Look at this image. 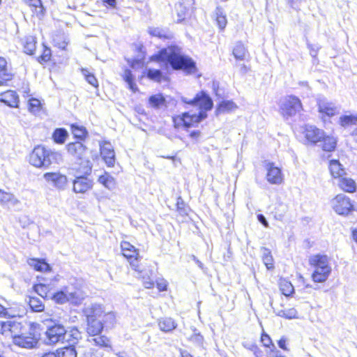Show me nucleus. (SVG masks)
<instances>
[{
  "instance_id": "f257e3e1",
  "label": "nucleus",
  "mask_w": 357,
  "mask_h": 357,
  "mask_svg": "<svg viewBox=\"0 0 357 357\" xmlns=\"http://www.w3.org/2000/svg\"><path fill=\"white\" fill-rule=\"evenodd\" d=\"M150 61L161 63V67L168 70H182L192 74L197 71L196 63L188 56L181 52V48L176 45L162 48L150 57Z\"/></svg>"
},
{
  "instance_id": "f03ea898",
  "label": "nucleus",
  "mask_w": 357,
  "mask_h": 357,
  "mask_svg": "<svg viewBox=\"0 0 357 357\" xmlns=\"http://www.w3.org/2000/svg\"><path fill=\"white\" fill-rule=\"evenodd\" d=\"M181 101L191 106H197L199 112L198 114H190L184 112L181 115L173 117V121L176 128H190L194 123H198L207 117L206 112L212 109L213 102L212 98L204 91L197 93L192 99L181 97Z\"/></svg>"
},
{
  "instance_id": "7ed1b4c3",
  "label": "nucleus",
  "mask_w": 357,
  "mask_h": 357,
  "mask_svg": "<svg viewBox=\"0 0 357 357\" xmlns=\"http://www.w3.org/2000/svg\"><path fill=\"white\" fill-rule=\"evenodd\" d=\"M61 160L60 153L42 145L34 147L29 156V163L37 168L47 169L52 164H59Z\"/></svg>"
},
{
  "instance_id": "20e7f679",
  "label": "nucleus",
  "mask_w": 357,
  "mask_h": 357,
  "mask_svg": "<svg viewBox=\"0 0 357 357\" xmlns=\"http://www.w3.org/2000/svg\"><path fill=\"white\" fill-rule=\"evenodd\" d=\"M309 264L313 268L312 280L316 283H324L332 272L330 258L326 255L317 254L310 257Z\"/></svg>"
},
{
  "instance_id": "39448f33",
  "label": "nucleus",
  "mask_w": 357,
  "mask_h": 357,
  "mask_svg": "<svg viewBox=\"0 0 357 357\" xmlns=\"http://www.w3.org/2000/svg\"><path fill=\"white\" fill-rule=\"evenodd\" d=\"M50 300L56 304L63 305L69 303L73 305H80L85 298L84 293L79 289H73L70 287H64L61 290H52Z\"/></svg>"
},
{
  "instance_id": "423d86ee",
  "label": "nucleus",
  "mask_w": 357,
  "mask_h": 357,
  "mask_svg": "<svg viewBox=\"0 0 357 357\" xmlns=\"http://www.w3.org/2000/svg\"><path fill=\"white\" fill-rule=\"evenodd\" d=\"M68 153L76 159L82 172L85 174H91L93 165L89 159V149L81 142H70L67 146Z\"/></svg>"
},
{
  "instance_id": "0eeeda50",
  "label": "nucleus",
  "mask_w": 357,
  "mask_h": 357,
  "mask_svg": "<svg viewBox=\"0 0 357 357\" xmlns=\"http://www.w3.org/2000/svg\"><path fill=\"white\" fill-rule=\"evenodd\" d=\"M66 335L65 327L58 322L50 321L47 326L45 342L47 344H55L63 342Z\"/></svg>"
},
{
  "instance_id": "6e6552de",
  "label": "nucleus",
  "mask_w": 357,
  "mask_h": 357,
  "mask_svg": "<svg viewBox=\"0 0 357 357\" xmlns=\"http://www.w3.org/2000/svg\"><path fill=\"white\" fill-rule=\"evenodd\" d=\"M121 248L123 255L128 260L133 270L141 271L139 266V255L138 250L128 241H122Z\"/></svg>"
},
{
  "instance_id": "1a4fd4ad",
  "label": "nucleus",
  "mask_w": 357,
  "mask_h": 357,
  "mask_svg": "<svg viewBox=\"0 0 357 357\" xmlns=\"http://www.w3.org/2000/svg\"><path fill=\"white\" fill-rule=\"evenodd\" d=\"M19 347L32 349L38 344V338L35 335V329L33 326H30L26 331H24L20 336L15 338L14 342Z\"/></svg>"
},
{
  "instance_id": "9d476101",
  "label": "nucleus",
  "mask_w": 357,
  "mask_h": 357,
  "mask_svg": "<svg viewBox=\"0 0 357 357\" xmlns=\"http://www.w3.org/2000/svg\"><path fill=\"white\" fill-rule=\"evenodd\" d=\"M280 109L284 116H292L302 109L301 101L295 96H288L283 100Z\"/></svg>"
},
{
  "instance_id": "9b49d317",
  "label": "nucleus",
  "mask_w": 357,
  "mask_h": 357,
  "mask_svg": "<svg viewBox=\"0 0 357 357\" xmlns=\"http://www.w3.org/2000/svg\"><path fill=\"white\" fill-rule=\"evenodd\" d=\"M82 175L76 176L73 181V190L75 193H85L88 190L92 189L93 186V181L92 179L88 178L91 174H85L81 170Z\"/></svg>"
},
{
  "instance_id": "f8f14e48",
  "label": "nucleus",
  "mask_w": 357,
  "mask_h": 357,
  "mask_svg": "<svg viewBox=\"0 0 357 357\" xmlns=\"http://www.w3.org/2000/svg\"><path fill=\"white\" fill-rule=\"evenodd\" d=\"M334 211L339 215H346L354 210L349 198L344 195H338L335 198Z\"/></svg>"
},
{
  "instance_id": "ddd939ff",
  "label": "nucleus",
  "mask_w": 357,
  "mask_h": 357,
  "mask_svg": "<svg viewBox=\"0 0 357 357\" xmlns=\"http://www.w3.org/2000/svg\"><path fill=\"white\" fill-rule=\"evenodd\" d=\"M43 178L47 183L59 190H64L67 185L66 176L59 172H47L44 174Z\"/></svg>"
},
{
  "instance_id": "4468645a",
  "label": "nucleus",
  "mask_w": 357,
  "mask_h": 357,
  "mask_svg": "<svg viewBox=\"0 0 357 357\" xmlns=\"http://www.w3.org/2000/svg\"><path fill=\"white\" fill-rule=\"evenodd\" d=\"M135 52H137L135 57L132 59H127L126 61L130 66L133 68H142L144 66V60L146 58V50L144 46L142 43L133 44Z\"/></svg>"
},
{
  "instance_id": "2eb2a0df",
  "label": "nucleus",
  "mask_w": 357,
  "mask_h": 357,
  "mask_svg": "<svg viewBox=\"0 0 357 357\" xmlns=\"http://www.w3.org/2000/svg\"><path fill=\"white\" fill-rule=\"evenodd\" d=\"M82 312L86 320L100 319L104 313V309L100 304L91 303L85 305Z\"/></svg>"
},
{
  "instance_id": "dca6fc26",
  "label": "nucleus",
  "mask_w": 357,
  "mask_h": 357,
  "mask_svg": "<svg viewBox=\"0 0 357 357\" xmlns=\"http://www.w3.org/2000/svg\"><path fill=\"white\" fill-rule=\"evenodd\" d=\"M266 179L271 184H280L282 182V174L281 169L275 167L274 163L268 162L266 165Z\"/></svg>"
},
{
  "instance_id": "f3484780",
  "label": "nucleus",
  "mask_w": 357,
  "mask_h": 357,
  "mask_svg": "<svg viewBox=\"0 0 357 357\" xmlns=\"http://www.w3.org/2000/svg\"><path fill=\"white\" fill-rule=\"evenodd\" d=\"M324 130L317 128L314 126H305V137L307 140L314 144H318L324 136Z\"/></svg>"
},
{
  "instance_id": "a211bd4d",
  "label": "nucleus",
  "mask_w": 357,
  "mask_h": 357,
  "mask_svg": "<svg viewBox=\"0 0 357 357\" xmlns=\"http://www.w3.org/2000/svg\"><path fill=\"white\" fill-rule=\"evenodd\" d=\"M0 102L10 107H17L19 96L15 91L8 90L0 93Z\"/></svg>"
},
{
  "instance_id": "6ab92c4d",
  "label": "nucleus",
  "mask_w": 357,
  "mask_h": 357,
  "mask_svg": "<svg viewBox=\"0 0 357 357\" xmlns=\"http://www.w3.org/2000/svg\"><path fill=\"white\" fill-rule=\"evenodd\" d=\"M100 154L108 167H113L115 163V153L109 143L100 146Z\"/></svg>"
},
{
  "instance_id": "aec40b11",
  "label": "nucleus",
  "mask_w": 357,
  "mask_h": 357,
  "mask_svg": "<svg viewBox=\"0 0 357 357\" xmlns=\"http://www.w3.org/2000/svg\"><path fill=\"white\" fill-rule=\"evenodd\" d=\"M318 108L320 113L329 117L334 116L337 112V109L334 104L328 102L325 98L318 100Z\"/></svg>"
},
{
  "instance_id": "412c9836",
  "label": "nucleus",
  "mask_w": 357,
  "mask_h": 357,
  "mask_svg": "<svg viewBox=\"0 0 357 357\" xmlns=\"http://www.w3.org/2000/svg\"><path fill=\"white\" fill-rule=\"evenodd\" d=\"M86 332L90 336H97L103 331V324L100 319L86 320Z\"/></svg>"
},
{
  "instance_id": "4be33fe9",
  "label": "nucleus",
  "mask_w": 357,
  "mask_h": 357,
  "mask_svg": "<svg viewBox=\"0 0 357 357\" xmlns=\"http://www.w3.org/2000/svg\"><path fill=\"white\" fill-rule=\"evenodd\" d=\"M317 145L321 146L324 151L331 152L336 148L337 139L333 136L326 135L324 132V136Z\"/></svg>"
},
{
  "instance_id": "5701e85b",
  "label": "nucleus",
  "mask_w": 357,
  "mask_h": 357,
  "mask_svg": "<svg viewBox=\"0 0 357 357\" xmlns=\"http://www.w3.org/2000/svg\"><path fill=\"white\" fill-rule=\"evenodd\" d=\"M33 325V324L25 323L22 324L20 322L11 321L10 337L13 338V342H14L16 337L20 336L24 331H26L29 327Z\"/></svg>"
},
{
  "instance_id": "b1692460",
  "label": "nucleus",
  "mask_w": 357,
  "mask_h": 357,
  "mask_svg": "<svg viewBox=\"0 0 357 357\" xmlns=\"http://www.w3.org/2000/svg\"><path fill=\"white\" fill-rule=\"evenodd\" d=\"M28 264L37 271L49 272L51 271L50 265L43 259L31 258L28 260Z\"/></svg>"
},
{
  "instance_id": "393cba45",
  "label": "nucleus",
  "mask_w": 357,
  "mask_h": 357,
  "mask_svg": "<svg viewBox=\"0 0 357 357\" xmlns=\"http://www.w3.org/2000/svg\"><path fill=\"white\" fill-rule=\"evenodd\" d=\"M82 339V333L76 327L71 328L69 331L66 330V335H65V340L70 345L74 346L78 343L79 340Z\"/></svg>"
},
{
  "instance_id": "a878e982",
  "label": "nucleus",
  "mask_w": 357,
  "mask_h": 357,
  "mask_svg": "<svg viewBox=\"0 0 357 357\" xmlns=\"http://www.w3.org/2000/svg\"><path fill=\"white\" fill-rule=\"evenodd\" d=\"M13 74L11 69L8 67L6 60L0 57V79L3 81H9L13 79Z\"/></svg>"
},
{
  "instance_id": "bb28decb",
  "label": "nucleus",
  "mask_w": 357,
  "mask_h": 357,
  "mask_svg": "<svg viewBox=\"0 0 357 357\" xmlns=\"http://www.w3.org/2000/svg\"><path fill=\"white\" fill-rule=\"evenodd\" d=\"M158 326L161 331L167 333L175 329L177 324L171 317H164L159 319Z\"/></svg>"
},
{
  "instance_id": "cd10ccee",
  "label": "nucleus",
  "mask_w": 357,
  "mask_h": 357,
  "mask_svg": "<svg viewBox=\"0 0 357 357\" xmlns=\"http://www.w3.org/2000/svg\"><path fill=\"white\" fill-rule=\"evenodd\" d=\"M166 99L162 93L152 95L149 98V104L154 109H160L166 107Z\"/></svg>"
},
{
  "instance_id": "c85d7f7f",
  "label": "nucleus",
  "mask_w": 357,
  "mask_h": 357,
  "mask_svg": "<svg viewBox=\"0 0 357 357\" xmlns=\"http://www.w3.org/2000/svg\"><path fill=\"white\" fill-rule=\"evenodd\" d=\"M70 128L74 137L80 141H84L88 136V131L83 126L73 123L70 125Z\"/></svg>"
},
{
  "instance_id": "c756f323",
  "label": "nucleus",
  "mask_w": 357,
  "mask_h": 357,
  "mask_svg": "<svg viewBox=\"0 0 357 357\" xmlns=\"http://www.w3.org/2000/svg\"><path fill=\"white\" fill-rule=\"evenodd\" d=\"M56 357H77V352L73 344L59 348L55 353Z\"/></svg>"
},
{
  "instance_id": "7c9ffc66",
  "label": "nucleus",
  "mask_w": 357,
  "mask_h": 357,
  "mask_svg": "<svg viewBox=\"0 0 357 357\" xmlns=\"http://www.w3.org/2000/svg\"><path fill=\"white\" fill-rule=\"evenodd\" d=\"M22 43L24 47V52L27 54L32 55L36 50V40L33 36H29L22 39Z\"/></svg>"
},
{
  "instance_id": "2f4dec72",
  "label": "nucleus",
  "mask_w": 357,
  "mask_h": 357,
  "mask_svg": "<svg viewBox=\"0 0 357 357\" xmlns=\"http://www.w3.org/2000/svg\"><path fill=\"white\" fill-rule=\"evenodd\" d=\"M98 181L109 190H114L116 187L114 178L107 172H105L104 174L100 176Z\"/></svg>"
},
{
  "instance_id": "473e14b6",
  "label": "nucleus",
  "mask_w": 357,
  "mask_h": 357,
  "mask_svg": "<svg viewBox=\"0 0 357 357\" xmlns=\"http://www.w3.org/2000/svg\"><path fill=\"white\" fill-rule=\"evenodd\" d=\"M33 289L44 299L50 300L49 294H52V289L50 288L49 284L39 283L33 286Z\"/></svg>"
},
{
  "instance_id": "72a5a7b5",
  "label": "nucleus",
  "mask_w": 357,
  "mask_h": 357,
  "mask_svg": "<svg viewBox=\"0 0 357 357\" xmlns=\"http://www.w3.org/2000/svg\"><path fill=\"white\" fill-rule=\"evenodd\" d=\"M100 320L102 321L104 328L111 329L116 324V315L113 312L103 313Z\"/></svg>"
},
{
  "instance_id": "f704fd0d",
  "label": "nucleus",
  "mask_w": 357,
  "mask_h": 357,
  "mask_svg": "<svg viewBox=\"0 0 357 357\" xmlns=\"http://www.w3.org/2000/svg\"><path fill=\"white\" fill-rule=\"evenodd\" d=\"M262 261L268 270L274 268V260L271 255V252L268 248H261Z\"/></svg>"
},
{
  "instance_id": "c9c22d12",
  "label": "nucleus",
  "mask_w": 357,
  "mask_h": 357,
  "mask_svg": "<svg viewBox=\"0 0 357 357\" xmlns=\"http://www.w3.org/2000/svg\"><path fill=\"white\" fill-rule=\"evenodd\" d=\"M68 136V131L63 128H56L52 134L54 141L59 144H63Z\"/></svg>"
},
{
  "instance_id": "e433bc0d",
  "label": "nucleus",
  "mask_w": 357,
  "mask_h": 357,
  "mask_svg": "<svg viewBox=\"0 0 357 357\" xmlns=\"http://www.w3.org/2000/svg\"><path fill=\"white\" fill-rule=\"evenodd\" d=\"M237 108V105L232 100H223L220 102L217 109V115L220 113L229 112Z\"/></svg>"
},
{
  "instance_id": "4c0bfd02",
  "label": "nucleus",
  "mask_w": 357,
  "mask_h": 357,
  "mask_svg": "<svg viewBox=\"0 0 357 357\" xmlns=\"http://www.w3.org/2000/svg\"><path fill=\"white\" fill-rule=\"evenodd\" d=\"M27 303L33 312H40L45 309L44 304L38 297L29 296Z\"/></svg>"
},
{
  "instance_id": "58836bf2",
  "label": "nucleus",
  "mask_w": 357,
  "mask_h": 357,
  "mask_svg": "<svg viewBox=\"0 0 357 357\" xmlns=\"http://www.w3.org/2000/svg\"><path fill=\"white\" fill-rule=\"evenodd\" d=\"M123 80L128 84V88L132 91L136 92L138 88L135 82V76L132 71L129 69H126L123 75Z\"/></svg>"
},
{
  "instance_id": "ea45409f",
  "label": "nucleus",
  "mask_w": 357,
  "mask_h": 357,
  "mask_svg": "<svg viewBox=\"0 0 357 357\" xmlns=\"http://www.w3.org/2000/svg\"><path fill=\"white\" fill-rule=\"evenodd\" d=\"M215 19L217 24L220 29H224L227 25V20L226 15L224 13L223 8L220 6H217L215 10Z\"/></svg>"
},
{
  "instance_id": "a19ab883",
  "label": "nucleus",
  "mask_w": 357,
  "mask_h": 357,
  "mask_svg": "<svg viewBox=\"0 0 357 357\" xmlns=\"http://www.w3.org/2000/svg\"><path fill=\"white\" fill-rule=\"evenodd\" d=\"M329 169L331 174L335 178L340 177L344 174V170L338 160H331Z\"/></svg>"
},
{
  "instance_id": "79ce46f5",
  "label": "nucleus",
  "mask_w": 357,
  "mask_h": 357,
  "mask_svg": "<svg viewBox=\"0 0 357 357\" xmlns=\"http://www.w3.org/2000/svg\"><path fill=\"white\" fill-rule=\"evenodd\" d=\"M247 54V50L241 42H237L233 49V55L237 60L243 61L245 59Z\"/></svg>"
},
{
  "instance_id": "37998d69",
  "label": "nucleus",
  "mask_w": 357,
  "mask_h": 357,
  "mask_svg": "<svg viewBox=\"0 0 357 357\" xmlns=\"http://www.w3.org/2000/svg\"><path fill=\"white\" fill-rule=\"evenodd\" d=\"M275 314L281 317L291 319L297 317V311L295 308H289L288 310H279L276 311L274 310Z\"/></svg>"
},
{
  "instance_id": "c03bdc74",
  "label": "nucleus",
  "mask_w": 357,
  "mask_h": 357,
  "mask_svg": "<svg viewBox=\"0 0 357 357\" xmlns=\"http://www.w3.org/2000/svg\"><path fill=\"white\" fill-rule=\"evenodd\" d=\"M357 123V115H342L340 117V124L342 127H347L349 125H355Z\"/></svg>"
},
{
  "instance_id": "a18cd8bd",
  "label": "nucleus",
  "mask_w": 357,
  "mask_h": 357,
  "mask_svg": "<svg viewBox=\"0 0 357 357\" xmlns=\"http://www.w3.org/2000/svg\"><path fill=\"white\" fill-rule=\"evenodd\" d=\"M146 77L153 81L160 82L162 78V73L160 70L149 68L146 73Z\"/></svg>"
},
{
  "instance_id": "49530a36",
  "label": "nucleus",
  "mask_w": 357,
  "mask_h": 357,
  "mask_svg": "<svg viewBox=\"0 0 357 357\" xmlns=\"http://www.w3.org/2000/svg\"><path fill=\"white\" fill-rule=\"evenodd\" d=\"M94 337L91 339V342H94V344L102 347H107L109 346V340L105 335H97L93 336Z\"/></svg>"
},
{
  "instance_id": "de8ad7c7",
  "label": "nucleus",
  "mask_w": 357,
  "mask_h": 357,
  "mask_svg": "<svg viewBox=\"0 0 357 357\" xmlns=\"http://www.w3.org/2000/svg\"><path fill=\"white\" fill-rule=\"evenodd\" d=\"M82 75H84L86 81L94 87L98 86V82L95 75L90 73L87 69H82Z\"/></svg>"
},
{
  "instance_id": "09e8293b",
  "label": "nucleus",
  "mask_w": 357,
  "mask_h": 357,
  "mask_svg": "<svg viewBox=\"0 0 357 357\" xmlns=\"http://www.w3.org/2000/svg\"><path fill=\"white\" fill-rule=\"evenodd\" d=\"M341 188L346 192H353L356 190V183L352 179L343 178L341 181Z\"/></svg>"
},
{
  "instance_id": "8fccbe9b",
  "label": "nucleus",
  "mask_w": 357,
  "mask_h": 357,
  "mask_svg": "<svg viewBox=\"0 0 357 357\" xmlns=\"http://www.w3.org/2000/svg\"><path fill=\"white\" fill-rule=\"evenodd\" d=\"M149 33L152 36L158 37L159 38H168L169 36L167 34V32L160 28H154V27H150L149 28Z\"/></svg>"
},
{
  "instance_id": "3c124183",
  "label": "nucleus",
  "mask_w": 357,
  "mask_h": 357,
  "mask_svg": "<svg viewBox=\"0 0 357 357\" xmlns=\"http://www.w3.org/2000/svg\"><path fill=\"white\" fill-rule=\"evenodd\" d=\"M261 341L264 347L271 349V352H274L275 350H277L276 347L272 342V340L268 334L263 333L261 337Z\"/></svg>"
},
{
  "instance_id": "603ef678",
  "label": "nucleus",
  "mask_w": 357,
  "mask_h": 357,
  "mask_svg": "<svg viewBox=\"0 0 357 357\" xmlns=\"http://www.w3.org/2000/svg\"><path fill=\"white\" fill-rule=\"evenodd\" d=\"M41 108L40 102L36 98H31L29 101V109L31 113L36 114L40 112Z\"/></svg>"
},
{
  "instance_id": "864d4df0",
  "label": "nucleus",
  "mask_w": 357,
  "mask_h": 357,
  "mask_svg": "<svg viewBox=\"0 0 357 357\" xmlns=\"http://www.w3.org/2000/svg\"><path fill=\"white\" fill-rule=\"evenodd\" d=\"M176 208H177V211L180 215H188V208H187L185 206V204L183 199L181 197H178L177 198Z\"/></svg>"
},
{
  "instance_id": "5fc2aeb1",
  "label": "nucleus",
  "mask_w": 357,
  "mask_h": 357,
  "mask_svg": "<svg viewBox=\"0 0 357 357\" xmlns=\"http://www.w3.org/2000/svg\"><path fill=\"white\" fill-rule=\"evenodd\" d=\"M15 197L13 195L0 190V203L5 204L9 202H13Z\"/></svg>"
},
{
  "instance_id": "6e6d98bb",
  "label": "nucleus",
  "mask_w": 357,
  "mask_h": 357,
  "mask_svg": "<svg viewBox=\"0 0 357 357\" xmlns=\"http://www.w3.org/2000/svg\"><path fill=\"white\" fill-rule=\"evenodd\" d=\"M176 10L177 11L178 20V22H182L185 17V14L187 12V8L183 5V3H179L176 5Z\"/></svg>"
},
{
  "instance_id": "4d7b16f0",
  "label": "nucleus",
  "mask_w": 357,
  "mask_h": 357,
  "mask_svg": "<svg viewBox=\"0 0 357 357\" xmlns=\"http://www.w3.org/2000/svg\"><path fill=\"white\" fill-rule=\"evenodd\" d=\"M190 340L192 342L197 344V345H201L203 343L204 337L200 334V333L198 332V331L195 328L193 329V334L190 337Z\"/></svg>"
},
{
  "instance_id": "13d9d810",
  "label": "nucleus",
  "mask_w": 357,
  "mask_h": 357,
  "mask_svg": "<svg viewBox=\"0 0 357 357\" xmlns=\"http://www.w3.org/2000/svg\"><path fill=\"white\" fill-rule=\"evenodd\" d=\"M51 50L49 48H46L43 50V54L38 57V61L42 63L43 62H47L51 59Z\"/></svg>"
},
{
  "instance_id": "bf43d9fd",
  "label": "nucleus",
  "mask_w": 357,
  "mask_h": 357,
  "mask_svg": "<svg viewBox=\"0 0 357 357\" xmlns=\"http://www.w3.org/2000/svg\"><path fill=\"white\" fill-rule=\"evenodd\" d=\"M11 320L3 321L1 333L3 335H10Z\"/></svg>"
},
{
  "instance_id": "052dcab7",
  "label": "nucleus",
  "mask_w": 357,
  "mask_h": 357,
  "mask_svg": "<svg viewBox=\"0 0 357 357\" xmlns=\"http://www.w3.org/2000/svg\"><path fill=\"white\" fill-rule=\"evenodd\" d=\"M307 47L310 50V54L312 57H316L318 50L320 49V46L317 44H310L307 43Z\"/></svg>"
},
{
  "instance_id": "680f3d73",
  "label": "nucleus",
  "mask_w": 357,
  "mask_h": 357,
  "mask_svg": "<svg viewBox=\"0 0 357 357\" xmlns=\"http://www.w3.org/2000/svg\"><path fill=\"white\" fill-rule=\"evenodd\" d=\"M26 3H28L31 6H33L35 8L40 7L42 9H43L41 0H28L26 1Z\"/></svg>"
},
{
  "instance_id": "e2e57ef3",
  "label": "nucleus",
  "mask_w": 357,
  "mask_h": 357,
  "mask_svg": "<svg viewBox=\"0 0 357 357\" xmlns=\"http://www.w3.org/2000/svg\"><path fill=\"white\" fill-rule=\"evenodd\" d=\"M250 349L253 352L255 357L262 356V351L255 344L250 347Z\"/></svg>"
},
{
  "instance_id": "0e129e2a",
  "label": "nucleus",
  "mask_w": 357,
  "mask_h": 357,
  "mask_svg": "<svg viewBox=\"0 0 357 357\" xmlns=\"http://www.w3.org/2000/svg\"><path fill=\"white\" fill-rule=\"evenodd\" d=\"M258 221L265 227H268V222L266 218V217L263 214H258L257 216Z\"/></svg>"
},
{
  "instance_id": "69168bd1",
  "label": "nucleus",
  "mask_w": 357,
  "mask_h": 357,
  "mask_svg": "<svg viewBox=\"0 0 357 357\" xmlns=\"http://www.w3.org/2000/svg\"><path fill=\"white\" fill-rule=\"evenodd\" d=\"M287 339L284 337H282L278 342V347L284 350L289 351L288 348L286 346Z\"/></svg>"
},
{
  "instance_id": "338daca9",
  "label": "nucleus",
  "mask_w": 357,
  "mask_h": 357,
  "mask_svg": "<svg viewBox=\"0 0 357 357\" xmlns=\"http://www.w3.org/2000/svg\"><path fill=\"white\" fill-rule=\"evenodd\" d=\"M285 286L287 287L286 289L283 288L282 290L285 296H289L294 291V287L290 283Z\"/></svg>"
},
{
  "instance_id": "774afa93",
  "label": "nucleus",
  "mask_w": 357,
  "mask_h": 357,
  "mask_svg": "<svg viewBox=\"0 0 357 357\" xmlns=\"http://www.w3.org/2000/svg\"><path fill=\"white\" fill-rule=\"evenodd\" d=\"M102 2L105 6L110 8H115L116 5V0H102Z\"/></svg>"
}]
</instances>
